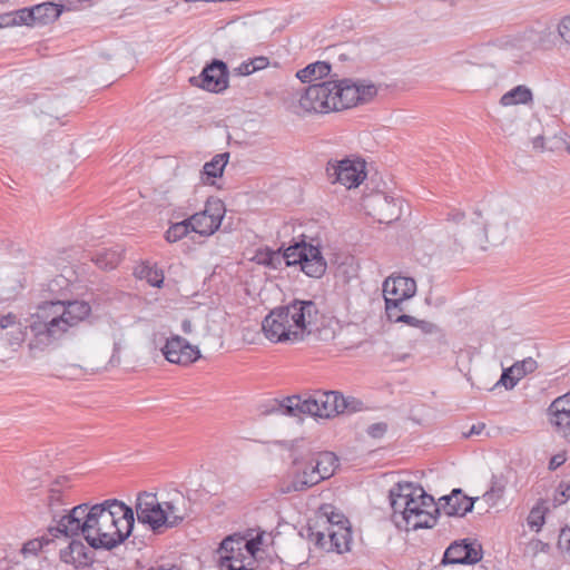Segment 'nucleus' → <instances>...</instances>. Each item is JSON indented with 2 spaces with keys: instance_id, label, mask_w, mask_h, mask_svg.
<instances>
[{
  "instance_id": "obj_46",
  "label": "nucleus",
  "mask_w": 570,
  "mask_h": 570,
  "mask_svg": "<svg viewBox=\"0 0 570 570\" xmlns=\"http://www.w3.org/2000/svg\"><path fill=\"white\" fill-rule=\"evenodd\" d=\"M498 384H502L507 390H511L517 385L513 375L509 372V368L502 372Z\"/></svg>"
},
{
  "instance_id": "obj_7",
  "label": "nucleus",
  "mask_w": 570,
  "mask_h": 570,
  "mask_svg": "<svg viewBox=\"0 0 570 570\" xmlns=\"http://www.w3.org/2000/svg\"><path fill=\"white\" fill-rule=\"evenodd\" d=\"M343 404V394L330 391L302 400L298 395L287 396L283 400H273L266 413H278L287 416L308 414L317 417H331L340 414Z\"/></svg>"
},
{
  "instance_id": "obj_59",
  "label": "nucleus",
  "mask_w": 570,
  "mask_h": 570,
  "mask_svg": "<svg viewBox=\"0 0 570 570\" xmlns=\"http://www.w3.org/2000/svg\"><path fill=\"white\" fill-rule=\"evenodd\" d=\"M191 326H193V325H191V322H190V321H187V320H185V321L183 322V325H181L183 331H184L185 333H187V334H189V333L191 332Z\"/></svg>"
},
{
  "instance_id": "obj_25",
  "label": "nucleus",
  "mask_w": 570,
  "mask_h": 570,
  "mask_svg": "<svg viewBox=\"0 0 570 570\" xmlns=\"http://www.w3.org/2000/svg\"><path fill=\"white\" fill-rule=\"evenodd\" d=\"M331 72V65L326 61H316L307 65L296 72V78L303 83H311L327 77Z\"/></svg>"
},
{
  "instance_id": "obj_1",
  "label": "nucleus",
  "mask_w": 570,
  "mask_h": 570,
  "mask_svg": "<svg viewBox=\"0 0 570 570\" xmlns=\"http://www.w3.org/2000/svg\"><path fill=\"white\" fill-rule=\"evenodd\" d=\"M135 525L134 509L118 499L81 503L62 514L50 529L53 537L82 535L94 549L110 550L125 542Z\"/></svg>"
},
{
  "instance_id": "obj_2",
  "label": "nucleus",
  "mask_w": 570,
  "mask_h": 570,
  "mask_svg": "<svg viewBox=\"0 0 570 570\" xmlns=\"http://www.w3.org/2000/svg\"><path fill=\"white\" fill-rule=\"evenodd\" d=\"M376 94L375 85L351 78L315 82L297 92L294 112L326 115L365 104Z\"/></svg>"
},
{
  "instance_id": "obj_38",
  "label": "nucleus",
  "mask_w": 570,
  "mask_h": 570,
  "mask_svg": "<svg viewBox=\"0 0 570 570\" xmlns=\"http://www.w3.org/2000/svg\"><path fill=\"white\" fill-rule=\"evenodd\" d=\"M519 47L523 50L532 51L537 48V33L532 30L524 33Z\"/></svg>"
},
{
  "instance_id": "obj_32",
  "label": "nucleus",
  "mask_w": 570,
  "mask_h": 570,
  "mask_svg": "<svg viewBox=\"0 0 570 570\" xmlns=\"http://www.w3.org/2000/svg\"><path fill=\"white\" fill-rule=\"evenodd\" d=\"M404 303H399V301H385V312L386 316L391 322L400 323L404 318L406 314H404Z\"/></svg>"
},
{
  "instance_id": "obj_48",
  "label": "nucleus",
  "mask_w": 570,
  "mask_h": 570,
  "mask_svg": "<svg viewBox=\"0 0 570 570\" xmlns=\"http://www.w3.org/2000/svg\"><path fill=\"white\" fill-rule=\"evenodd\" d=\"M313 535H314L315 544L318 546L320 548L325 549V550L328 551V537H327V533L318 531L316 533H313Z\"/></svg>"
},
{
  "instance_id": "obj_44",
  "label": "nucleus",
  "mask_w": 570,
  "mask_h": 570,
  "mask_svg": "<svg viewBox=\"0 0 570 570\" xmlns=\"http://www.w3.org/2000/svg\"><path fill=\"white\" fill-rule=\"evenodd\" d=\"M327 521L330 523L328 528H337V525H346L348 524V520L338 512H332L331 515H328Z\"/></svg>"
},
{
  "instance_id": "obj_4",
  "label": "nucleus",
  "mask_w": 570,
  "mask_h": 570,
  "mask_svg": "<svg viewBox=\"0 0 570 570\" xmlns=\"http://www.w3.org/2000/svg\"><path fill=\"white\" fill-rule=\"evenodd\" d=\"M320 309L311 299H294L272 309L262 322L265 337L272 343L296 344L316 328Z\"/></svg>"
},
{
  "instance_id": "obj_20",
  "label": "nucleus",
  "mask_w": 570,
  "mask_h": 570,
  "mask_svg": "<svg viewBox=\"0 0 570 570\" xmlns=\"http://www.w3.org/2000/svg\"><path fill=\"white\" fill-rule=\"evenodd\" d=\"M328 551L343 553L350 550L352 542V532L348 524L337 525V528H327Z\"/></svg>"
},
{
  "instance_id": "obj_3",
  "label": "nucleus",
  "mask_w": 570,
  "mask_h": 570,
  "mask_svg": "<svg viewBox=\"0 0 570 570\" xmlns=\"http://www.w3.org/2000/svg\"><path fill=\"white\" fill-rule=\"evenodd\" d=\"M92 313L91 305L82 299H50L37 304L29 315L28 327L41 344H51L87 321Z\"/></svg>"
},
{
  "instance_id": "obj_17",
  "label": "nucleus",
  "mask_w": 570,
  "mask_h": 570,
  "mask_svg": "<svg viewBox=\"0 0 570 570\" xmlns=\"http://www.w3.org/2000/svg\"><path fill=\"white\" fill-rule=\"evenodd\" d=\"M75 537L66 547L60 549V560L75 568L87 567L91 562L90 551L79 535Z\"/></svg>"
},
{
  "instance_id": "obj_51",
  "label": "nucleus",
  "mask_w": 570,
  "mask_h": 570,
  "mask_svg": "<svg viewBox=\"0 0 570 570\" xmlns=\"http://www.w3.org/2000/svg\"><path fill=\"white\" fill-rule=\"evenodd\" d=\"M165 238L168 243H175L178 240V226L177 224H171L165 234Z\"/></svg>"
},
{
  "instance_id": "obj_36",
  "label": "nucleus",
  "mask_w": 570,
  "mask_h": 570,
  "mask_svg": "<svg viewBox=\"0 0 570 570\" xmlns=\"http://www.w3.org/2000/svg\"><path fill=\"white\" fill-rule=\"evenodd\" d=\"M364 407L363 402L353 397L343 395V404L340 406V414L342 413H355L362 411Z\"/></svg>"
},
{
  "instance_id": "obj_49",
  "label": "nucleus",
  "mask_w": 570,
  "mask_h": 570,
  "mask_svg": "<svg viewBox=\"0 0 570 570\" xmlns=\"http://www.w3.org/2000/svg\"><path fill=\"white\" fill-rule=\"evenodd\" d=\"M464 219H465V214L459 209H453L448 214L449 222H453L455 224L462 223L463 226H465V224L463 223Z\"/></svg>"
},
{
  "instance_id": "obj_9",
  "label": "nucleus",
  "mask_w": 570,
  "mask_h": 570,
  "mask_svg": "<svg viewBox=\"0 0 570 570\" xmlns=\"http://www.w3.org/2000/svg\"><path fill=\"white\" fill-rule=\"evenodd\" d=\"M174 510L173 502L159 501L154 492L142 491L137 494L135 511L138 521L154 532H163L173 527L169 515L174 513Z\"/></svg>"
},
{
  "instance_id": "obj_31",
  "label": "nucleus",
  "mask_w": 570,
  "mask_h": 570,
  "mask_svg": "<svg viewBox=\"0 0 570 570\" xmlns=\"http://www.w3.org/2000/svg\"><path fill=\"white\" fill-rule=\"evenodd\" d=\"M550 422L556 432L568 442H570V414H549Z\"/></svg>"
},
{
  "instance_id": "obj_5",
  "label": "nucleus",
  "mask_w": 570,
  "mask_h": 570,
  "mask_svg": "<svg viewBox=\"0 0 570 570\" xmlns=\"http://www.w3.org/2000/svg\"><path fill=\"white\" fill-rule=\"evenodd\" d=\"M392 521L406 531L432 528L438 511L434 498L412 482H397L389 492Z\"/></svg>"
},
{
  "instance_id": "obj_42",
  "label": "nucleus",
  "mask_w": 570,
  "mask_h": 570,
  "mask_svg": "<svg viewBox=\"0 0 570 570\" xmlns=\"http://www.w3.org/2000/svg\"><path fill=\"white\" fill-rule=\"evenodd\" d=\"M519 368L524 375L532 373L537 368V362L532 357L524 358L520 362H515Z\"/></svg>"
},
{
  "instance_id": "obj_45",
  "label": "nucleus",
  "mask_w": 570,
  "mask_h": 570,
  "mask_svg": "<svg viewBox=\"0 0 570 570\" xmlns=\"http://www.w3.org/2000/svg\"><path fill=\"white\" fill-rule=\"evenodd\" d=\"M417 328L423 333V334H436L440 332V328L438 327V325H435L434 323L432 322H429V321H424V320H421V322L419 323L417 325Z\"/></svg>"
},
{
  "instance_id": "obj_11",
  "label": "nucleus",
  "mask_w": 570,
  "mask_h": 570,
  "mask_svg": "<svg viewBox=\"0 0 570 570\" xmlns=\"http://www.w3.org/2000/svg\"><path fill=\"white\" fill-rule=\"evenodd\" d=\"M326 175L332 184L353 188L360 186L366 178L365 161L360 158H344L330 160L326 165Z\"/></svg>"
},
{
  "instance_id": "obj_33",
  "label": "nucleus",
  "mask_w": 570,
  "mask_h": 570,
  "mask_svg": "<svg viewBox=\"0 0 570 570\" xmlns=\"http://www.w3.org/2000/svg\"><path fill=\"white\" fill-rule=\"evenodd\" d=\"M549 414H570V392L557 397L548 409Z\"/></svg>"
},
{
  "instance_id": "obj_41",
  "label": "nucleus",
  "mask_w": 570,
  "mask_h": 570,
  "mask_svg": "<svg viewBox=\"0 0 570 570\" xmlns=\"http://www.w3.org/2000/svg\"><path fill=\"white\" fill-rule=\"evenodd\" d=\"M558 547L570 553V528H563L560 531Z\"/></svg>"
},
{
  "instance_id": "obj_50",
  "label": "nucleus",
  "mask_w": 570,
  "mask_h": 570,
  "mask_svg": "<svg viewBox=\"0 0 570 570\" xmlns=\"http://www.w3.org/2000/svg\"><path fill=\"white\" fill-rule=\"evenodd\" d=\"M566 462V455L562 453H558L553 455L549 461V469L556 470Z\"/></svg>"
},
{
  "instance_id": "obj_19",
  "label": "nucleus",
  "mask_w": 570,
  "mask_h": 570,
  "mask_svg": "<svg viewBox=\"0 0 570 570\" xmlns=\"http://www.w3.org/2000/svg\"><path fill=\"white\" fill-rule=\"evenodd\" d=\"M370 202L374 210H376L379 222L391 223L400 217V200L385 194H379L373 196Z\"/></svg>"
},
{
  "instance_id": "obj_13",
  "label": "nucleus",
  "mask_w": 570,
  "mask_h": 570,
  "mask_svg": "<svg viewBox=\"0 0 570 570\" xmlns=\"http://www.w3.org/2000/svg\"><path fill=\"white\" fill-rule=\"evenodd\" d=\"M190 82L208 92L222 94L229 86L228 67L224 61L214 59L204 67L198 77H191Z\"/></svg>"
},
{
  "instance_id": "obj_27",
  "label": "nucleus",
  "mask_w": 570,
  "mask_h": 570,
  "mask_svg": "<svg viewBox=\"0 0 570 570\" xmlns=\"http://www.w3.org/2000/svg\"><path fill=\"white\" fill-rule=\"evenodd\" d=\"M134 274L137 278L146 281L154 287H160L164 283V273L155 265L149 263H140L136 266Z\"/></svg>"
},
{
  "instance_id": "obj_43",
  "label": "nucleus",
  "mask_w": 570,
  "mask_h": 570,
  "mask_svg": "<svg viewBox=\"0 0 570 570\" xmlns=\"http://www.w3.org/2000/svg\"><path fill=\"white\" fill-rule=\"evenodd\" d=\"M249 65L252 67V70L255 72L265 69L269 65V60L267 57L258 56L253 59H249Z\"/></svg>"
},
{
  "instance_id": "obj_52",
  "label": "nucleus",
  "mask_w": 570,
  "mask_h": 570,
  "mask_svg": "<svg viewBox=\"0 0 570 570\" xmlns=\"http://www.w3.org/2000/svg\"><path fill=\"white\" fill-rule=\"evenodd\" d=\"M41 547L42 544L40 540H31L23 544L22 552H37L38 550L41 549Z\"/></svg>"
},
{
  "instance_id": "obj_56",
  "label": "nucleus",
  "mask_w": 570,
  "mask_h": 570,
  "mask_svg": "<svg viewBox=\"0 0 570 570\" xmlns=\"http://www.w3.org/2000/svg\"><path fill=\"white\" fill-rule=\"evenodd\" d=\"M421 322V320L414 317V316H410V315H405L404 318L402 320V323H405L412 327H416L417 328V325L419 323Z\"/></svg>"
},
{
  "instance_id": "obj_14",
  "label": "nucleus",
  "mask_w": 570,
  "mask_h": 570,
  "mask_svg": "<svg viewBox=\"0 0 570 570\" xmlns=\"http://www.w3.org/2000/svg\"><path fill=\"white\" fill-rule=\"evenodd\" d=\"M482 559L480 546L468 542L466 539L454 541L445 550L442 559L443 564H473Z\"/></svg>"
},
{
  "instance_id": "obj_53",
  "label": "nucleus",
  "mask_w": 570,
  "mask_h": 570,
  "mask_svg": "<svg viewBox=\"0 0 570 570\" xmlns=\"http://www.w3.org/2000/svg\"><path fill=\"white\" fill-rule=\"evenodd\" d=\"M235 72L239 76H249L254 71L252 70V67L249 65V60L242 62L236 69Z\"/></svg>"
},
{
  "instance_id": "obj_21",
  "label": "nucleus",
  "mask_w": 570,
  "mask_h": 570,
  "mask_svg": "<svg viewBox=\"0 0 570 570\" xmlns=\"http://www.w3.org/2000/svg\"><path fill=\"white\" fill-rule=\"evenodd\" d=\"M308 456L315 472L321 476V482L331 478L338 465L337 458L332 452L325 451L317 454H308Z\"/></svg>"
},
{
  "instance_id": "obj_61",
  "label": "nucleus",
  "mask_w": 570,
  "mask_h": 570,
  "mask_svg": "<svg viewBox=\"0 0 570 570\" xmlns=\"http://www.w3.org/2000/svg\"><path fill=\"white\" fill-rule=\"evenodd\" d=\"M566 149L570 154V140L566 144Z\"/></svg>"
},
{
  "instance_id": "obj_12",
  "label": "nucleus",
  "mask_w": 570,
  "mask_h": 570,
  "mask_svg": "<svg viewBox=\"0 0 570 570\" xmlns=\"http://www.w3.org/2000/svg\"><path fill=\"white\" fill-rule=\"evenodd\" d=\"M242 538L227 537L219 548V568L220 570H256V560L250 556H245L239 544Z\"/></svg>"
},
{
  "instance_id": "obj_26",
  "label": "nucleus",
  "mask_w": 570,
  "mask_h": 570,
  "mask_svg": "<svg viewBox=\"0 0 570 570\" xmlns=\"http://www.w3.org/2000/svg\"><path fill=\"white\" fill-rule=\"evenodd\" d=\"M533 95L529 87L519 85L511 90L507 91L500 98V104L503 107L515 106V105H528L532 102Z\"/></svg>"
},
{
  "instance_id": "obj_37",
  "label": "nucleus",
  "mask_w": 570,
  "mask_h": 570,
  "mask_svg": "<svg viewBox=\"0 0 570 570\" xmlns=\"http://www.w3.org/2000/svg\"><path fill=\"white\" fill-rule=\"evenodd\" d=\"M557 31L563 41L570 43V14L559 21Z\"/></svg>"
},
{
  "instance_id": "obj_54",
  "label": "nucleus",
  "mask_w": 570,
  "mask_h": 570,
  "mask_svg": "<svg viewBox=\"0 0 570 570\" xmlns=\"http://www.w3.org/2000/svg\"><path fill=\"white\" fill-rule=\"evenodd\" d=\"M484 429H485V424L479 422L476 424H473L470 428L469 432L464 433L463 435H464V438H470V436H473V435H480L483 432Z\"/></svg>"
},
{
  "instance_id": "obj_40",
  "label": "nucleus",
  "mask_w": 570,
  "mask_h": 570,
  "mask_svg": "<svg viewBox=\"0 0 570 570\" xmlns=\"http://www.w3.org/2000/svg\"><path fill=\"white\" fill-rule=\"evenodd\" d=\"M387 431V424L384 422L373 423L367 428V434L374 439L382 438Z\"/></svg>"
},
{
  "instance_id": "obj_58",
  "label": "nucleus",
  "mask_w": 570,
  "mask_h": 570,
  "mask_svg": "<svg viewBox=\"0 0 570 570\" xmlns=\"http://www.w3.org/2000/svg\"><path fill=\"white\" fill-rule=\"evenodd\" d=\"M532 145H533V148H534V149H540V150H542V149H543V137H542V136H537V137L532 140Z\"/></svg>"
},
{
  "instance_id": "obj_35",
  "label": "nucleus",
  "mask_w": 570,
  "mask_h": 570,
  "mask_svg": "<svg viewBox=\"0 0 570 570\" xmlns=\"http://www.w3.org/2000/svg\"><path fill=\"white\" fill-rule=\"evenodd\" d=\"M527 521L530 529L534 530L535 532H539L542 525L544 524V514L542 509L540 507L532 508Z\"/></svg>"
},
{
  "instance_id": "obj_15",
  "label": "nucleus",
  "mask_w": 570,
  "mask_h": 570,
  "mask_svg": "<svg viewBox=\"0 0 570 570\" xmlns=\"http://www.w3.org/2000/svg\"><path fill=\"white\" fill-rule=\"evenodd\" d=\"M473 504L472 498L466 497L461 489H454L451 494L439 499L435 513L443 512L448 517H464L472 511Z\"/></svg>"
},
{
  "instance_id": "obj_29",
  "label": "nucleus",
  "mask_w": 570,
  "mask_h": 570,
  "mask_svg": "<svg viewBox=\"0 0 570 570\" xmlns=\"http://www.w3.org/2000/svg\"><path fill=\"white\" fill-rule=\"evenodd\" d=\"M36 24H47L57 20L61 13L59 6L52 2H43L32 7Z\"/></svg>"
},
{
  "instance_id": "obj_55",
  "label": "nucleus",
  "mask_w": 570,
  "mask_h": 570,
  "mask_svg": "<svg viewBox=\"0 0 570 570\" xmlns=\"http://www.w3.org/2000/svg\"><path fill=\"white\" fill-rule=\"evenodd\" d=\"M509 372L511 373V375H513L515 384H518V382L524 376V374L515 363L509 367Z\"/></svg>"
},
{
  "instance_id": "obj_60",
  "label": "nucleus",
  "mask_w": 570,
  "mask_h": 570,
  "mask_svg": "<svg viewBox=\"0 0 570 570\" xmlns=\"http://www.w3.org/2000/svg\"><path fill=\"white\" fill-rule=\"evenodd\" d=\"M491 492H492V493H502V488L492 487V488H491Z\"/></svg>"
},
{
  "instance_id": "obj_18",
  "label": "nucleus",
  "mask_w": 570,
  "mask_h": 570,
  "mask_svg": "<svg viewBox=\"0 0 570 570\" xmlns=\"http://www.w3.org/2000/svg\"><path fill=\"white\" fill-rule=\"evenodd\" d=\"M478 219L472 222L471 236L484 235L489 240V234L493 243H502L508 233V220L505 215H500L497 222L484 224L481 219V214L475 212Z\"/></svg>"
},
{
  "instance_id": "obj_39",
  "label": "nucleus",
  "mask_w": 570,
  "mask_h": 570,
  "mask_svg": "<svg viewBox=\"0 0 570 570\" xmlns=\"http://www.w3.org/2000/svg\"><path fill=\"white\" fill-rule=\"evenodd\" d=\"M259 541L256 540H245L242 538V543L239 544V548L242 551L245 552V556H250L255 559V554L258 551Z\"/></svg>"
},
{
  "instance_id": "obj_30",
  "label": "nucleus",
  "mask_w": 570,
  "mask_h": 570,
  "mask_svg": "<svg viewBox=\"0 0 570 570\" xmlns=\"http://www.w3.org/2000/svg\"><path fill=\"white\" fill-rule=\"evenodd\" d=\"M202 357L198 346L189 344L180 337V365H188Z\"/></svg>"
},
{
  "instance_id": "obj_10",
  "label": "nucleus",
  "mask_w": 570,
  "mask_h": 570,
  "mask_svg": "<svg viewBox=\"0 0 570 570\" xmlns=\"http://www.w3.org/2000/svg\"><path fill=\"white\" fill-rule=\"evenodd\" d=\"M320 482L321 476L315 472L308 454H293L292 463L287 470L285 481L282 487V492H303Z\"/></svg>"
},
{
  "instance_id": "obj_28",
  "label": "nucleus",
  "mask_w": 570,
  "mask_h": 570,
  "mask_svg": "<svg viewBox=\"0 0 570 570\" xmlns=\"http://www.w3.org/2000/svg\"><path fill=\"white\" fill-rule=\"evenodd\" d=\"M0 24L8 27V26H33L36 24L35 21V12L32 7L31 8H23L20 10H17L14 12L6 13L0 17Z\"/></svg>"
},
{
  "instance_id": "obj_57",
  "label": "nucleus",
  "mask_w": 570,
  "mask_h": 570,
  "mask_svg": "<svg viewBox=\"0 0 570 570\" xmlns=\"http://www.w3.org/2000/svg\"><path fill=\"white\" fill-rule=\"evenodd\" d=\"M267 256H268V258H265V259L263 261V263H264V264H266V265H269V266H272V267H275V265H274L273 261H274V258H276V259H278V258H279L278 253L271 252V253H268V254H267Z\"/></svg>"
},
{
  "instance_id": "obj_22",
  "label": "nucleus",
  "mask_w": 570,
  "mask_h": 570,
  "mask_svg": "<svg viewBox=\"0 0 570 570\" xmlns=\"http://www.w3.org/2000/svg\"><path fill=\"white\" fill-rule=\"evenodd\" d=\"M122 250L117 248H102L97 250L92 257V263L100 269H115L122 261Z\"/></svg>"
},
{
  "instance_id": "obj_34",
  "label": "nucleus",
  "mask_w": 570,
  "mask_h": 570,
  "mask_svg": "<svg viewBox=\"0 0 570 570\" xmlns=\"http://www.w3.org/2000/svg\"><path fill=\"white\" fill-rule=\"evenodd\" d=\"M161 353L165 358L174 364L178 363V337L173 336L167 340L165 345L161 347Z\"/></svg>"
},
{
  "instance_id": "obj_16",
  "label": "nucleus",
  "mask_w": 570,
  "mask_h": 570,
  "mask_svg": "<svg viewBox=\"0 0 570 570\" xmlns=\"http://www.w3.org/2000/svg\"><path fill=\"white\" fill-rule=\"evenodd\" d=\"M416 292V283L411 277L394 276L389 277L383 283L384 301H399L404 303L406 299L414 296Z\"/></svg>"
},
{
  "instance_id": "obj_24",
  "label": "nucleus",
  "mask_w": 570,
  "mask_h": 570,
  "mask_svg": "<svg viewBox=\"0 0 570 570\" xmlns=\"http://www.w3.org/2000/svg\"><path fill=\"white\" fill-rule=\"evenodd\" d=\"M229 159V153L215 155L210 161H207L202 171V179L205 184H214L212 179L222 177L224 168Z\"/></svg>"
},
{
  "instance_id": "obj_8",
  "label": "nucleus",
  "mask_w": 570,
  "mask_h": 570,
  "mask_svg": "<svg viewBox=\"0 0 570 570\" xmlns=\"http://www.w3.org/2000/svg\"><path fill=\"white\" fill-rule=\"evenodd\" d=\"M283 258L287 266L298 265L301 271L312 278H321L327 269L318 238L301 235L299 239L283 249Z\"/></svg>"
},
{
  "instance_id": "obj_23",
  "label": "nucleus",
  "mask_w": 570,
  "mask_h": 570,
  "mask_svg": "<svg viewBox=\"0 0 570 570\" xmlns=\"http://www.w3.org/2000/svg\"><path fill=\"white\" fill-rule=\"evenodd\" d=\"M46 504L50 510L60 508L68 502V485L66 481L56 480L46 490Z\"/></svg>"
},
{
  "instance_id": "obj_47",
  "label": "nucleus",
  "mask_w": 570,
  "mask_h": 570,
  "mask_svg": "<svg viewBox=\"0 0 570 570\" xmlns=\"http://www.w3.org/2000/svg\"><path fill=\"white\" fill-rule=\"evenodd\" d=\"M17 323V316L13 313L0 315V328L6 330L12 327Z\"/></svg>"
},
{
  "instance_id": "obj_6",
  "label": "nucleus",
  "mask_w": 570,
  "mask_h": 570,
  "mask_svg": "<svg viewBox=\"0 0 570 570\" xmlns=\"http://www.w3.org/2000/svg\"><path fill=\"white\" fill-rule=\"evenodd\" d=\"M225 214L222 199L207 198L202 210L180 220V250L188 254L204 245L219 229Z\"/></svg>"
}]
</instances>
